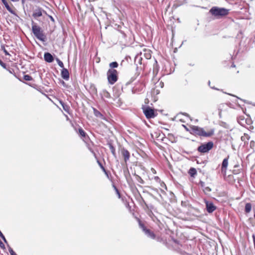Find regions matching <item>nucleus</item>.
<instances>
[{
	"instance_id": "nucleus-31",
	"label": "nucleus",
	"mask_w": 255,
	"mask_h": 255,
	"mask_svg": "<svg viewBox=\"0 0 255 255\" xmlns=\"http://www.w3.org/2000/svg\"><path fill=\"white\" fill-rule=\"evenodd\" d=\"M8 251L10 255H12L15 253L10 247H9Z\"/></svg>"
},
{
	"instance_id": "nucleus-16",
	"label": "nucleus",
	"mask_w": 255,
	"mask_h": 255,
	"mask_svg": "<svg viewBox=\"0 0 255 255\" xmlns=\"http://www.w3.org/2000/svg\"><path fill=\"white\" fill-rule=\"evenodd\" d=\"M251 209H252L251 204L250 203H247L245 206V212L246 213H250L251 211Z\"/></svg>"
},
{
	"instance_id": "nucleus-8",
	"label": "nucleus",
	"mask_w": 255,
	"mask_h": 255,
	"mask_svg": "<svg viewBox=\"0 0 255 255\" xmlns=\"http://www.w3.org/2000/svg\"><path fill=\"white\" fill-rule=\"evenodd\" d=\"M206 206L207 211L208 213H212L213 211H214L216 207L214 205V204L210 202L206 201Z\"/></svg>"
},
{
	"instance_id": "nucleus-1",
	"label": "nucleus",
	"mask_w": 255,
	"mask_h": 255,
	"mask_svg": "<svg viewBox=\"0 0 255 255\" xmlns=\"http://www.w3.org/2000/svg\"><path fill=\"white\" fill-rule=\"evenodd\" d=\"M191 130L194 134L200 136L210 137L214 133V129H210L206 131L203 128L198 126H193L191 127Z\"/></svg>"
},
{
	"instance_id": "nucleus-38",
	"label": "nucleus",
	"mask_w": 255,
	"mask_h": 255,
	"mask_svg": "<svg viewBox=\"0 0 255 255\" xmlns=\"http://www.w3.org/2000/svg\"><path fill=\"white\" fill-rule=\"evenodd\" d=\"M11 0L13 2H17V1H19V0Z\"/></svg>"
},
{
	"instance_id": "nucleus-24",
	"label": "nucleus",
	"mask_w": 255,
	"mask_h": 255,
	"mask_svg": "<svg viewBox=\"0 0 255 255\" xmlns=\"http://www.w3.org/2000/svg\"><path fill=\"white\" fill-rule=\"evenodd\" d=\"M23 79L25 81H31L32 80V77L29 75H25L23 76Z\"/></svg>"
},
{
	"instance_id": "nucleus-12",
	"label": "nucleus",
	"mask_w": 255,
	"mask_h": 255,
	"mask_svg": "<svg viewBox=\"0 0 255 255\" xmlns=\"http://www.w3.org/2000/svg\"><path fill=\"white\" fill-rule=\"evenodd\" d=\"M61 76L62 77L66 80H67L69 78V73L67 69L65 68H63L61 71Z\"/></svg>"
},
{
	"instance_id": "nucleus-34",
	"label": "nucleus",
	"mask_w": 255,
	"mask_h": 255,
	"mask_svg": "<svg viewBox=\"0 0 255 255\" xmlns=\"http://www.w3.org/2000/svg\"><path fill=\"white\" fill-rule=\"evenodd\" d=\"M154 179L157 182H159L160 181V178L158 176H155Z\"/></svg>"
},
{
	"instance_id": "nucleus-21",
	"label": "nucleus",
	"mask_w": 255,
	"mask_h": 255,
	"mask_svg": "<svg viewBox=\"0 0 255 255\" xmlns=\"http://www.w3.org/2000/svg\"><path fill=\"white\" fill-rule=\"evenodd\" d=\"M142 58L140 55H136L135 57V62H137L139 64H141Z\"/></svg>"
},
{
	"instance_id": "nucleus-18",
	"label": "nucleus",
	"mask_w": 255,
	"mask_h": 255,
	"mask_svg": "<svg viewBox=\"0 0 255 255\" xmlns=\"http://www.w3.org/2000/svg\"><path fill=\"white\" fill-rule=\"evenodd\" d=\"M118 63L117 62H113L110 63L109 66L111 68L110 69H114V68H117L118 67Z\"/></svg>"
},
{
	"instance_id": "nucleus-5",
	"label": "nucleus",
	"mask_w": 255,
	"mask_h": 255,
	"mask_svg": "<svg viewBox=\"0 0 255 255\" xmlns=\"http://www.w3.org/2000/svg\"><path fill=\"white\" fill-rule=\"evenodd\" d=\"M213 142L212 141H209L199 146L198 147V150L201 153L207 152L213 148Z\"/></svg>"
},
{
	"instance_id": "nucleus-26",
	"label": "nucleus",
	"mask_w": 255,
	"mask_h": 255,
	"mask_svg": "<svg viewBox=\"0 0 255 255\" xmlns=\"http://www.w3.org/2000/svg\"><path fill=\"white\" fill-rule=\"evenodd\" d=\"M57 61L58 65L61 68H62L63 69L64 68V64H63V62L61 60H60L59 59H57Z\"/></svg>"
},
{
	"instance_id": "nucleus-22",
	"label": "nucleus",
	"mask_w": 255,
	"mask_h": 255,
	"mask_svg": "<svg viewBox=\"0 0 255 255\" xmlns=\"http://www.w3.org/2000/svg\"><path fill=\"white\" fill-rule=\"evenodd\" d=\"M110 149L111 151V152L112 153V154L115 156L116 157V149L115 148V147L112 145V144H110Z\"/></svg>"
},
{
	"instance_id": "nucleus-6",
	"label": "nucleus",
	"mask_w": 255,
	"mask_h": 255,
	"mask_svg": "<svg viewBox=\"0 0 255 255\" xmlns=\"http://www.w3.org/2000/svg\"><path fill=\"white\" fill-rule=\"evenodd\" d=\"M143 112L146 118L147 119L153 118L156 116L154 110L149 107L143 108Z\"/></svg>"
},
{
	"instance_id": "nucleus-15",
	"label": "nucleus",
	"mask_w": 255,
	"mask_h": 255,
	"mask_svg": "<svg viewBox=\"0 0 255 255\" xmlns=\"http://www.w3.org/2000/svg\"><path fill=\"white\" fill-rule=\"evenodd\" d=\"M60 103L61 106H62L64 110L65 111H66V112L68 113L69 111V109H70L69 106L68 105H67V104H65L62 101H60Z\"/></svg>"
},
{
	"instance_id": "nucleus-44",
	"label": "nucleus",
	"mask_w": 255,
	"mask_h": 255,
	"mask_svg": "<svg viewBox=\"0 0 255 255\" xmlns=\"http://www.w3.org/2000/svg\"><path fill=\"white\" fill-rule=\"evenodd\" d=\"M232 67H235V65H232Z\"/></svg>"
},
{
	"instance_id": "nucleus-37",
	"label": "nucleus",
	"mask_w": 255,
	"mask_h": 255,
	"mask_svg": "<svg viewBox=\"0 0 255 255\" xmlns=\"http://www.w3.org/2000/svg\"><path fill=\"white\" fill-rule=\"evenodd\" d=\"M0 247L1 248H4V245H3V244L0 241Z\"/></svg>"
},
{
	"instance_id": "nucleus-35",
	"label": "nucleus",
	"mask_w": 255,
	"mask_h": 255,
	"mask_svg": "<svg viewBox=\"0 0 255 255\" xmlns=\"http://www.w3.org/2000/svg\"><path fill=\"white\" fill-rule=\"evenodd\" d=\"M89 149L90 150V151L94 154V155L95 156H96V153H95V152L90 147H88Z\"/></svg>"
},
{
	"instance_id": "nucleus-39",
	"label": "nucleus",
	"mask_w": 255,
	"mask_h": 255,
	"mask_svg": "<svg viewBox=\"0 0 255 255\" xmlns=\"http://www.w3.org/2000/svg\"><path fill=\"white\" fill-rule=\"evenodd\" d=\"M210 83H211L210 81H208V85H209V86L210 85Z\"/></svg>"
},
{
	"instance_id": "nucleus-36",
	"label": "nucleus",
	"mask_w": 255,
	"mask_h": 255,
	"mask_svg": "<svg viewBox=\"0 0 255 255\" xmlns=\"http://www.w3.org/2000/svg\"><path fill=\"white\" fill-rule=\"evenodd\" d=\"M0 64L4 68L5 67V64L3 63L0 60Z\"/></svg>"
},
{
	"instance_id": "nucleus-32",
	"label": "nucleus",
	"mask_w": 255,
	"mask_h": 255,
	"mask_svg": "<svg viewBox=\"0 0 255 255\" xmlns=\"http://www.w3.org/2000/svg\"><path fill=\"white\" fill-rule=\"evenodd\" d=\"M8 251L10 255H12L15 253L10 247H9Z\"/></svg>"
},
{
	"instance_id": "nucleus-23",
	"label": "nucleus",
	"mask_w": 255,
	"mask_h": 255,
	"mask_svg": "<svg viewBox=\"0 0 255 255\" xmlns=\"http://www.w3.org/2000/svg\"><path fill=\"white\" fill-rule=\"evenodd\" d=\"M79 133L82 137H85L86 135V132L82 128H79Z\"/></svg>"
},
{
	"instance_id": "nucleus-33",
	"label": "nucleus",
	"mask_w": 255,
	"mask_h": 255,
	"mask_svg": "<svg viewBox=\"0 0 255 255\" xmlns=\"http://www.w3.org/2000/svg\"><path fill=\"white\" fill-rule=\"evenodd\" d=\"M204 191H211V189L209 187H205L203 189Z\"/></svg>"
},
{
	"instance_id": "nucleus-3",
	"label": "nucleus",
	"mask_w": 255,
	"mask_h": 255,
	"mask_svg": "<svg viewBox=\"0 0 255 255\" xmlns=\"http://www.w3.org/2000/svg\"><path fill=\"white\" fill-rule=\"evenodd\" d=\"M32 30L35 36L39 40L45 42L46 40V37L39 26L37 25L33 21H32Z\"/></svg>"
},
{
	"instance_id": "nucleus-42",
	"label": "nucleus",
	"mask_w": 255,
	"mask_h": 255,
	"mask_svg": "<svg viewBox=\"0 0 255 255\" xmlns=\"http://www.w3.org/2000/svg\"><path fill=\"white\" fill-rule=\"evenodd\" d=\"M51 19L53 20V18L52 16H51Z\"/></svg>"
},
{
	"instance_id": "nucleus-10",
	"label": "nucleus",
	"mask_w": 255,
	"mask_h": 255,
	"mask_svg": "<svg viewBox=\"0 0 255 255\" xmlns=\"http://www.w3.org/2000/svg\"><path fill=\"white\" fill-rule=\"evenodd\" d=\"M42 9L40 8H38L34 11V12L32 14V16H33L34 18H37V17L42 16Z\"/></svg>"
},
{
	"instance_id": "nucleus-40",
	"label": "nucleus",
	"mask_w": 255,
	"mask_h": 255,
	"mask_svg": "<svg viewBox=\"0 0 255 255\" xmlns=\"http://www.w3.org/2000/svg\"><path fill=\"white\" fill-rule=\"evenodd\" d=\"M152 170H153V172L155 173V171L154 169L152 168Z\"/></svg>"
},
{
	"instance_id": "nucleus-43",
	"label": "nucleus",
	"mask_w": 255,
	"mask_h": 255,
	"mask_svg": "<svg viewBox=\"0 0 255 255\" xmlns=\"http://www.w3.org/2000/svg\"><path fill=\"white\" fill-rule=\"evenodd\" d=\"M254 218L255 219V213L254 214Z\"/></svg>"
},
{
	"instance_id": "nucleus-9",
	"label": "nucleus",
	"mask_w": 255,
	"mask_h": 255,
	"mask_svg": "<svg viewBox=\"0 0 255 255\" xmlns=\"http://www.w3.org/2000/svg\"><path fill=\"white\" fill-rule=\"evenodd\" d=\"M121 153L124 158V160L126 163L129 159L130 153L129 151L125 148L121 149Z\"/></svg>"
},
{
	"instance_id": "nucleus-7",
	"label": "nucleus",
	"mask_w": 255,
	"mask_h": 255,
	"mask_svg": "<svg viewBox=\"0 0 255 255\" xmlns=\"http://www.w3.org/2000/svg\"><path fill=\"white\" fill-rule=\"evenodd\" d=\"M139 226L142 229L143 231L145 233V234L149 237L154 239L155 236L154 234L151 232L149 230L147 229L144 226L143 224H142L140 221L139 222Z\"/></svg>"
},
{
	"instance_id": "nucleus-13",
	"label": "nucleus",
	"mask_w": 255,
	"mask_h": 255,
	"mask_svg": "<svg viewBox=\"0 0 255 255\" xmlns=\"http://www.w3.org/2000/svg\"><path fill=\"white\" fill-rule=\"evenodd\" d=\"M1 0L2 2L3 3V4L4 5V6H5V8H6V9L9 12H10L12 14H14L15 13L14 10H13V9L9 6V5H8V4L6 0Z\"/></svg>"
},
{
	"instance_id": "nucleus-2",
	"label": "nucleus",
	"mask_w": 255,
	"mask_h": 255,
	"mask_svg": "<svg viewBox=\"0 0 255 255\" xmlns=\"http://www.w3.org/2000/svg\"><path fill=\"white\" fill-rule=\"evenodd\" d=\"M229 9L223 7H213L210 10L211 14L217 18H221L229 14Z\"/></svg>"
},
{
	"instance_id": "nucleus-45",
	"label": "nucleus",
	"mask_w": 255,
	"mask_h": 255,
	"mask_svg": "<svg viewBox=\"0 0 255 255\" xmlns=\"http://www.w3.org/2000/svg\"><path fill=\"white\" fill-rule=\"evenodd\" d=\"M17 255L15 253H14L13 255Z\"/></svg>"
},
{
	"instance_id": "nucleus-27",
	"label": "nucleus",
	"mask_w": 255,
	"mask_h": 255,
	"mask_svg": "<svg viewBox=\"0 0 255 255\" xmlns=\"http://www.w3.org/2000/svg\"><path fill=\"white\" fill-rule=\"evenodd\" d=\"M97 162L99 164V165L100 166V167L101 168V169L104 171V172H106V169L105 168H104V167L103 166V165H102V164L99 161V160H97Z\"/></svg>"
},
{
	"instance_id": "nucleus-20",
	"label": "nucleus",
	"mask_w": 255,
	"mask_h": 255,
	"mask_svg": "<svg viewBox=\"0 0 255 255\" xmlns=\"http://www.w3.org/2000/svg\"><path fill=\"white\" fill-rule=\"evenodd\" d=\"M189 173L191 176L193 177L195 174H196L197 172L194 168H191L189 170Z\"/></svg>"
},
{
	"instance_id": "nucleus-29",
	"label": "nucleus",
	"mask_w": 255,
	"mask_h": 255,
	"mask_svg": "<svg viewBox=\"0 0 255 255\" xmlns=\"http://www.w3.org/2000/svg\"><path fill=\"white\" fill-rule=\"evenodd\" d=\"M199 185L203 188H204L205 187V183L204 182L202 181H200Z\"/></svg>"
},
{
	"instance_id": "nucleus-19",
	"label": "nucleus",
	"mask_w": 255,
	"mask_h": 255,
	"mask_svg": "<svg viewBox=\"0 0 255 255\" xmlns=\"http://www.w3.org/2000/svg\"><path fill=\"white\" fill-rule=\"evenodd\" d=\"M94 115L97 117L103 118V115L99 111H98L95 108H94Z\"/></svg>"
},
{
	"instance_id": "nucleus-14",
	"label": "nucleus",
	"mask_w": 255,
	"mask_h": 255,
	"mask_svg": "<svg viewBox=\"0 0 255 255\" xmlns=\"http://www.w3.org/2000/svg\"><path fill=\"white\" fill-rule=\"evenodd\" d=\"M228 165V158H225L222 164V170L226 171Z\"/></svg>"
},
{
	"instance_id": "nucleus-11",
	"label": "nucleus",
	"mask_w": 255,
	"mask_h": 255,
	"mask_svg": "<svg viewBox=\"0 0 255 255\" xmlns=\"http://www.w3.org/2000/svg\"><path fill=\"white\" fill-rule=\"evenodd\" d=\"M44 58L46 62L49 63H51L54 60L52 55L48 52L45 53L44 54Z\"/></svg>"
},
{
	"instance_id": "nucleus-17",
	"label": "nucleus",
	"mask_w": 255,
	"mask_h": 255,
	"mask_svg": "<svg viewBox=\"0 0 255 255\" xmlns=\"http://www.w3.org/2000/svg\"><path fill=\"white\" fill-rule=\"evenodd\" d=\"M144 52H145V53H144V57H145V58L147 59H150V58L151 57L150 51L149 50H147V51L145 50Z\"/></svg>"
},
{
	"instance_id": "nucleus-28",
	"label": "nucleus",
	"mask_w": 255,
	"mask_h": 255,
	"mask_svg": "<svg viewBox=\"0 0 255 255\" xmlns=\"http://www.w3.org/2000/svg\"><path fill=\"white\" fill-rule=\"evenodd\" d=\"M0 237L2 238V239L4 241V242L6 243H7V241L4 237V236H3V235L2 234V233L1 232V231H0Z\"/></svg>"
},
{
	"instance_id": "nucleus-30",
	"label": "nucleus",
	"mask_w": 255,
	"mask_h": 255,
	"mask_svg": "<svg viewBox=\"0 0 255 255\" xmlns=\"http://www.w3.org/2000/svg\"><path fill=\"white\" fill-rule=\"evenodd\" d=\"M2 49L3 50V52H4L5 54L6 55H9V53L7 52V51L5 49L4 47L3 46L1 47Z\"/></svg>"
},
{
	"instance_id": "nucleus-4",
	"label": "nucleus",
	"mask_w": 255,
	"mask_h": 255,
	"mask_svg": "<svg viewBox=\"0 0 255 255\" xmlns=\"http://www.w3.org/2000/svg\"><path fill=\"white\" fill-rule=\"evenodd\" d=\"M108 82L111 85L114 84L118 79V72L115 69H110L107 73Z\"/></svg>"
},
{
	"instance_id": "nucleus-25",
	"label": "nucleus",
	"mask_w": 255,
	"mask_h": 255,
	"mask_svg": "<svg viewBox=\"0 0 255 255\" xmlns=\"http://www.w3.org/2000/svg\"><path fill=\"white\" fill-rule=\"evenodd\" d=\"M103 95L105 98H109L111 97L110 93L106 91H103Z\"/></svg>"
},
{
	"instance_id": "nucleus-41",
	"label": "nucleus",
	"mask_w": 255,
	"mask_h": 255,
	"mask_svg": "<svg viewBox=\"0 0 255 255\" xmlns=\"http://www.w3.org/2000/svg\"><path fill=\"white\" fill-rule=\"evenodd\" d=\"M116 190H117V193L119 194V191L117 189H116Z\"/></svg>"
},
{
	"instance_id": "nucleus-46",
	"label": "nucleus",
	"mask_w": 255,
	"mask_h": 255,
	"mask_svg": "<svg viewBox=\"0 0 255 255\" xmlns=\"http://www.w3.org/2000/svg\"><path fill=\"white\" fill-rule=\"evenodd\" d=\"M212 89H216V88H214V87H212Z\"/></svg>"
}]
</instances>
